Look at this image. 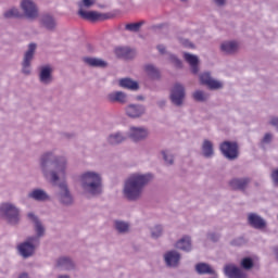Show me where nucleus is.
Segmentation results:
<instances>
[{
    "label": "nucleus",
    "instance_id": "f257e3e1",
    "mask_svg": "<svg viewBox=\"0 0 278 278\" xmlns=\"http://www.w3.org/2000/svg\"><path fill=\"white\" fill-rule=\"evenodd\" d=\"M39 168L46 181L58 186L59 192L56 193V199L59 203L65 206L73 205L75 199L66 181L68 157L66 155L55 156L53 151L43 152L39 157Z\"/></svg>",
    "mask_w": 278,
    "mask_h": 278
},
{
    "label": "nucleus",
    "instance_id": "f03ea898",
    "mask_svg": "<svg viewBox=\"0 0 278 278\" xmlns=\"http://www.w3.org/2000/svg\"><path fill=\"white\" fill-rule=\"evenodd\" d=\"M153 181V174L135 172L130 174L124 181L123 195L128 201H138L144 188Z\"/></svg>",
    "mask_w": 278,
    "mask_h": 278
},
{
    "label": "nucleus",
    "instance_id": "7ed1b4c3",
    "mask_svg": "<svg viewBox=\"0 0 278 278\" xmlns=\"http://www.w3.org/2000/svg\"><path fill=\"white\" fill-rule=\"evenodd\" d=\"M78 181L86 197H99L103 192V176L97 170L83 172Z\"/></svg>",
    "mask_w": 278,
    "mask_h": 278
},
{
    "label": "nucleus",
    "instance_id": "20e7f679",
    "mask_svg": "<svg viewBox=\"0 0 278 278\" xmlns=\"http://www.w3.org/2000/svg\"><path fill=\"white\" fill-rule=\"evenodd\" d=\"M94 3H97V0H80L77 3L78 16H80V18L84 21H90V23H97V21H108V18H110V14L88 11V9L92 8Z\"/></svg>",
    "mask_w": 278,
    "mask_h": 278
},
{
    "label": "nucleus",
    "instance_id": "39448f33",
    "mask_svg": "<svg viewBox=\"0 0 278 278\" xmlns=\"http://www.w3.org/2000/svg\"><path fill=\"white\" fill-rule=\"evenodd\" d=\"M0 216L9 225H18L21 223V207L14 202H2L0 204Z\"/></svg>",
    "mask_w": 278,
    "mask_h": 278
},
{
    "label": "nucleus",
    "instance_id": "423d86ee",
    "mask_svg": "<svg viewBox=\"0 0 278 278\" xmlns=\"http://www.w3.org/2000/svg\"><path fill=\"white\" fill-rule=\"evenodd\" d=\"M38 244H40L38 237H28L24 242L17 245L18 254L27 260V257H31V255H34Z\"/></svg>",
    "mask_w": 278,
    "mask_h": 278
},
{
    "label": "nucleus",
    "instance_id": "0eeeda50",
    "mask_svg": "<svg viewBox=\"0 0 278 278\" xmlns=\"http://www.w3.org/2000/svg\"><path fill=\"white\" fill-rule=\"evenodd\" d=\"M20 8L28 21H36L40 14L38 4L34 0H21Z\"/></svg>",
    "mask_w": 278,
    "mask_h": 278
},
{
    "label": "nucleus",
    "instance_id": "6e6552de",
    "mask_svg": "<svg viewBox=\"0 0 278 278\" xmlns=\"http://www.w3.org/2000/svg\"><path fill=\"white\" fill-rule=\"evenodd\" d=\"M36 43H29L27 51L24 53L22 61L23 75H31V62H34V55H36Z\"/></svg>",
    "mask_w": 278,
    "mask_h": 278
},
{
    "label": "nucleus",
    "instance_id": "1a4fd4ad",
    "mask_svg": "<svg viewBox=\"0 0 278 278\" xmlns=\"http://www.w3.org/2000/svg\"><path fill=\"white\" fill-rule=\"evenodd\" d=\"M169 99L174 105L180 108L184 105V99H186V89L182 87L181 84H175L172 88Z\"/></svg>",
    "mask_w": 278,
    "mask_h": 278
},
{
    "label": "nucleus",
    "instance_id": "9d476101",
    "mask_svg": "<svg viewBox=\"0 0 278 278\" xmlns=\"http://www.w3.org/2000/svg\"><path fill=\"white\" fill-rule=\"evenodd\" d=\"M127 136L132 142H140L149 138V129L147 127L132 126L129 128Z\"/></svg>",
    "mask_w": 278,
    "mask_h": 278
},
{
    "label": "nucleus",
    "instance_id": "9b49d317",
    "mask_svg": "<svg viewBox=\"0 0 278 278\" xmlns=\"http://www.w3.org/2000/svg\"><path fill=\"white\" fill-rule=\"evenodd\" d=\"M38 80L41 86H50V84H53V67L51 65L40 66Z\"/></svg>",
    "mask_w": 278,
    "mask_h": 278
},
{
    "label": "nucleus",
    "instance_id": "f8f14e48",
    "mask_svg": "<svg viewBox=\"0 0 278 278\" xmlns=\"http://www.w3.org/2000/svg\"><path fill=\"white\" fill-rule=\"evenodd\" d=\"M248 225L253 229H258L260 231H264L268 227V223L264 217H262L257 213H249L248 214Z\"/></svg>",
    "mask_w": 278,
    "mask_h": 278
},
{
    "label": "nucleus",
    "instance_id": "ddd939ff",
    "mask_svg": "<svg viewBox=\"0 0 278 278\" xmlns=\"http://www.w3.org/2000/svg\"><path fill=\"white\" fill-rule=\"evenodd\" d=\"M27 218H28V220H30V223H33L35 233H36V236H31L30 238H38V240H40V238H42L45 236L47 228L45 227L42 222H40L38 216H36V214L28 213Z\"/></svg>",
    "mask_w": 278,
    "mask_h": 278
},
{
    "label": "nucleus",
    "instance_id": "4468645a",
    "mask_svg": "<svg viewBox=\"0 0 278 278\" xmlns=\"http://www.w3.org/2000/svg\"><path fill=\"white\" fill-rule=\"evenodd\" d=\"M163 260H164L165 266H167V268H178V266L181 262V254H179V252H177L175 250L167 251L163 255Z\"/></svg>",
    "mask_w": 278,
    "mask_h": 278
},
{
    "label": "nucleus",
    "instance_id": "2eb2a0df",
    "mask_svg": "<svg viewBox=\"0 0 278 278\" xmlns=\"http://www.w3.org/2000/svg\"><path fill=\"white\" fill-rule=\"evenodd\" d=\"M200 81L203 86H207L210 90H220L223 88V81L214 79L210 72L202 73L200 75Z\"/></svg>",
    "mask_w": 278,
    "mask_h": 278
},
{
    "label": "nucleus",
    "instance_id": "dca6fc26",
    "mask_svg": "<svg viewBox=\"0 0 278 278\" xmlns=\"http://www.w3.org/2000/svg\"><path fill=\"white\" fill-rule=\"evenodd\" d=\"M220 151L228 160H236L238 157V144L235 142L225 141L220 144Z\"/></svg>",
    "mask_w": 278,
    "mask_h": 278
},
{
    "label": "nucleus",
    "instance_id": "f3484780",
    "mask_svg": "<svg viewBox=\"0 0 278 278\" xmlns=\"http://www.w3.org/2000/svg\"><path fill=\"white\" fill-rule=\"evenodd\" d=\"M240 49V42L236 40H228L220 43V51L226 55H233V53H238Z\"/></svg>",
    "mask_w": 278,
    "mask_h": 278
},
{
    "label": "nucleus",
    "instance_id": "a211bd4d",
    "mask_svg": "<svg viewBox=\"0 0 278 278\" xmlns=\"http://www.w3.org/2000/svg\"><path fill=\"white\" fill-rule=\"evenodd\" d=\"M125 112L129 118H140V116L144 115L147 109L142 104H129L126 106Z\"/></svg>",
    "mask_w": 278,
    "mask_h": 278
},
{
    "label": "nucleus",
    "instance_id": "6ab92c4d",
    "mask_svg": "<svg viewBox=\"0 0 278 278\" xmlns=\"http://www.w3.org/2000/svg\"><path fill=\"white\" fill-rule=\"evenodd\" d=\"M224 273L228 278H247V274L233 264L226 265Z\"/></svg>",
    "mask_w": 278,
    "mask_h": 278
},
{
    "label": "nucleus",
    "instance_id": "aec40b11",
    "mask_svg": "<svg viewBox=\"0 0 278 278\" xmlns=\"http://www.w3.org/2000/svg\"><path fill=\"white\" fill-rule=\"evenodd\" d=\"M39 25L48 31H53L58 27L55 18L51 14H43L39 17Z\"/></svg>",
    "mask_w": 278,
    "mask_h": 278
},
{
    "label": "nucleus",
    "instance_id": "412c9836",
    "mask_svg": "<svg viewBox=\"0 0 278 278\" xmlns=\"http://www.w3.org/2000/svg\"><path fill=\"white\" fill-rule=\"evenodd\" d=\"M28 199H33L34 201H39L40 203L45 202V201H49L50 197L49 193H47V191H45V189H33L29 193H28Z\"/></svg>",
    "mask_w": 278,
    "mask_h": 278
},
{
    "label": "nucleus",
    "instance_id": "4be33fe9",
    "mask_svg": "<svg viewBox=\"0 0 278 278\" xmlns=\"http://www.w3.org/2000/svg\"><path fill=\"white\" fill-rule=\"evenodd\" d=\"M83 62L87 66H92L93 68H105L108 66V62L99 58L85 56L83 58Z\"/></svg>",
    "mask_w": 278,
    "mask_h": 278
},
{
    "label": "nucleus",
    "instance_id": "5701e85b",
    "mask_svg": "<svg viewBox=\"0 0 278 278\" xmlns=\"http://www.w3.org/2000/svg\"><path fill=\"white\" fill-rule=\"evenodd\" d=\"M108 100L111 103H122V104H125V103H127V101H129V98L123 91H113V92L108 94Z\"/></svg>",
    "mask_w": 278,
    "mask_h": 278
},
{
    "label": "nucleus",
    "instance_id": "b1692460",
    "mask_svg": "<svg viewBox=\"0 0 278 278\" xmlns=\"http://www.w3.org/2000/svg\"><path fill=\"white\" fill-rule=\"evenodd\" d=\"M56 268L61 270H73L75 263L68 256H61L56 260Z\"/></svg>",
    "mask_w": 278,
    "mask_h": 278
},
{
    "label": "nucleus",
    "instance_id": "393cba45",
    "mask_svg": "<svg viewBox=\"0 0 278 278\" xmlns=\"http://www.w3.org/2000/svg\"><path fill=\"white\" fill-rule=\"evenodd\" d=\"M184 59L189 64L191 73H193V75H197V73H199V56L190 53H185Z\"/></svg>",
    "mask_w": 278,
    "mask_h": 278
},
{
    "label": "nucleus",
    "instance_id": "a878e982",
    "mask_svg": "<svg viewBox=\"0 0 278 278\" xmlns=\"http://www.w3.org/2000/svg\"><path fill=\"white\" fill-rule=\"evenodd\" d=\"M202 155L206 159L214 157V143L210 139L202 142Z\"/></svg>",
    "mask_w": 278,
    "mask_h": 278
},
{
    "label": "nucleus",
    "instance_id": "bb28decb",
    "mask_svg": "<svg viewBox=\"0 0 278 278\" xmlns=\"http://www.w3.org/2000/svg\"><path fill=\"white\" fill-rule=\"evenodd\" d=\"M176 249H179L180 251H186L189 253V251H192V240L190 237L185 236L180 240L176 242Z\"/></svg>",
    "mask_w": 278,
    "mask_h": 278
},
{
    "label": "nucleus",
    "instance_id": "cd10ccee",
    "mask_svg": "<svg viewBox=\"0 0 278 278\" xmlns=\"http://www.w3.org/2000/svg\"><path fill=\"white\" fill-rule=\"evenodd\" d=\"M229 184L232 190H244L249 185V178H233Z\"/></svg>",
    "mask_w": 278,
    "mask_h": 278
},
{
    "label": "nucleus",
    "instance_id": "c85d7f7f",
    "mask_svg": "<svg viewBox=\"0 0 278 278\" xmlns=\"http://www.w3.org/2000/svg\"><path fill=\"white\" fill-rule=\"evenodd\" d=\"M106 140L109 144H121V142H125L126 137L125 134L117 131L109 135Z\"/></svg>",
    "mask_w": 278,
    "mask_h": 278
},
{
    "label": "nucleus",
    "instance_id": "c756f323",
    "mask_svg": "<svg viewBox=\"0 0 278 278\" xmlns=\"http://www.w3.org/2000/svg\"><path fill=\"white\" fill-rule=\"evenodd\" d=\"M121 88H126L127 90H138L140 86L138 81L131 80V78H123L119 80Z\"/></svg>",
    "mask_w": 278,
    "mask_h": 278
},
{
    "label": "nucleus",
    "instance_id": "7c9ffc66",
    "mask_svg": "<svg viewBox=\"0 0 278 278\" xmlns=\"http://www.w3.org/2000/svg\"><path fill=\"white\" fill-rule=\"evenodd\" d=\"M115 53L118 58H126V60H129V58H134V50L127 47H121L115 49Z\"/></svg>",
    "mask_w": 278,
    "mask_h": 278
},
{
    "label": "nucleus",
    "instance_id": "2f4dec72",
    "mask_svg": "<svg viewBox=\"0 0 278 278\" xmlns=\"http://www.w3.org/2000/svg\"><path fill=\"white\" fill-rule=\"evenodd\" d=\"M144 71L150 79H160V70L155 67V65L148 64L146 65Z\"/></svg>",
    "mask_w": 278,
    "mask_h": 278
},
{
    "label": "nucleus",
    "instance_id": "473e14b6",
    "mask_svg": "<svg viewBox=\"0 0 278 278\" xmlns=\"http://www.w3.org/2000/svg\"><path fill=\"white\" fill-rule=\"evenodd\" d=\"M195 270L199 275H214V270L206 263L195 265Z\"/></svg>",
    "mask_w": 278,
    "mask_h": 278
},
{
    "label": "nucleus",
    "instance_id": "72a5a7b5",
    "mask_svg": "<svg viewBox=\"0 0 278 278\" xmlns=\"http://www.w3.org/2000/svg\"><path fill=\"white\" fill-rule=\"evenodd\" d=\"M114 226L118 233H127L129 231V223L127 222L115 220Z\"/></svg>",
    "mask_w": 278,
    "mask_h": 278
},
{
    "label": "nucleus",
    "instance_id": "f704fd0d",
    "mask_svg": "<svg viewBox=\"0 0 278 278\" xmlns=\"http://www.w3.org/2000/svg\"><path fill=\"white\" fill-rule=\"evenodd\" d=\"M4 18H18L21 17V11L17 8H11L3 13Z\"/></svg>",
    "mask_w": 278,
    "mask_h": 278
},
{
    "label": "nucleus",
    "instance_id": "c9c22d12",
    "mask_svg": "<svg viewBox=\"0 0 278 278\" xmlns=\"http://www.w3.org/2000/svg\"><path fill=\"white\" fill-rule=\"evenodd\" d=\"M193 99L194 101H207L210 99V93L204 92L203 90H197L195 92H193Z\"/></svg>",
    "mask_w": 278,
    "mask_h": 278
},
{
    "label": "nucleus",
    "instance_id": "e433bc0d",
    "mask_svg": "<svg viewBox=\"0 0 278 278\" xmlns=\"http://www.w3.org/2000/svg\"><path fill=\"white\" fill-rule=\"evenodd\" d=\"M144 25V21L126 24L125 29L127 31H140V28Z\"/></svg>",
    "mask_w": 278,
    "mask_h": 278
},
{
    "label": "nucleus",
    "instance_id": "4c0bfd02",
    "mask_svg": "<svg viewBox=\"0 0 278 278\" xmlns=\"http://www.w3.org/2000/svg\"><path fill=\"white\" fill-rule=\"evenodd\" d=\"M163 233H164V227H162V225H156L151 228V236L154 239L161 238Z\"/></svg>",
    "mask_w": 278,
    "mask_h": 278
},
{
    "label": "nucleus",
    "instance_id": "58836bf2",
    "mask_svg": "<svg viewBox=\"0 0 278 278\" xmlns=\"http://www.w3.org/2000/svg\"><path fill=\"white\" fill-rule=\"evenodd\" d=\"M253 258L251 257H244L242 261H241V266L244 268V270H251V268H253Z\"/></svg>",
    "mask_w": 278,
    "mask_h": 278
},
{
    "label": "nucleus",
    "instance_id": "ea45409f",
    "mask_svg": "<svg viewBox=\"0 0 278 278\" xmlns=\"http://www.w3.org/2000/svg\"><path fill=\"white\" fill-rule=\"evenodd\" d=\"M162 156H163L164 161L166 162V164H173L174 157H173V154H170V152L163 151Z\"/></svg>",
    "mask_w": 278,
    "mask_h": 278
},
{
    "label": "nucleus",
    "instance_id": "a19ab883",
    "mask_svg": "<svg viewBox=\"0 0 278 278\" xmlns=\"http://www.w3.org/2000/svg\"><path fill=\"white\" fill-rule=\"evenodd\" d=\"M169 62L174 64V66H177V68H181V61L177 59L174 54H169Z\"/></svg>",
    "mask_w": 278,
    "mask_h": 278
},
{
    "label": "nucleus",
    "instance_id": "79ce46f5",
    "mask_svg": "<svg viewBox=\"0 0 278 278\" xmlns=\"http://www.w3.org/2000/svg\"><path fill=\"white\" fill-rule=\"evenodd\" d=\"M270 142H273V134L267 132V134H265V136L263 137L262 143H263V144H270Z\"/></svg>",
    "mask_w": 278,
    "mask_h": 278
},
{
    "label": "nucleus",
    "instance_id": "37998d69",
    "mask_svg": "<svg viewBox=\"0 0 278 278\" xmlns=\"http://www.w3.org/2000/svg\"><path fill=\"white\" fill-rule=\"evenodd\" d=\"M271 180L276 186H278V168L271 172Z\"/></svg>",
    "mask_w": 278,
    "mask_h": 278
},
{
    "label": "nucleus",
    "instance_id": "c03bdc74",
    "mask_svg": "<svg viewBox=\"0 0 278 278\" xmlns=\"http://www.w3.org/2000/svg\"><path fill=\"white\" fill-rule=\"evenodd\" d=\"M269 125H271L273 127H276V129L278 130V117L276 116L270 117Z\"/></svg>",
    "mask_w": 278,
    "mask_h": 278
},
{
    "label": "nucleus",
    "instance_id": "a18cd8bd",
    "mask_svg": "<svg viewBox=\"0 0 278 278\" xmlns=\"http://www.w3.org/2000/svg\"><path fill=\"white\" fill-rule=\"evenodd\" d=\"M213 3H215L217 8H224V5H227V0H213Z\"/></svg>",
    "mask_w": 278,
    "mask_h": 278
},
{
    "label": "nucleus",
    "instance_id": "49530a36",
    "mask_svg": "<svg viewBox=\"0 0 278 278\" xmlns=\"http://www.w3.org/2000/svg\"><path fill=\"white\" fill-rule=\"evenodd\" d=\"M157 51L161 52L162 55H164V53H166V47H164V45H160L157 46Z\"/></svg>",
    "mask_w": 278,
    "mask_h": 278
},
{
    "label": "nucleus",
    "instance_id": "de8ad7c7",
    "mask_svg": "<svg viewBox=\"0 0 278 278\" xmlns=\"http://www.w3.org/2000/svg\"><path fill=\"white\" fill-rule=\"evenodd\" d=\"M162 27H164V24H159L153 26V29H162Z\"/></svg>",
    "mask_w": 278,
    "mask_h": 278
},
{
    "label": "nucleus",
    "instance_id": "09e8293b",
    "mask_svg": "<svg viewBox=\"0 0 278 278\" xmlns=\"http://www.w3.org/2000/svg\"><path fill=\"white\" fill-rule=\"evenodd\" d=\"M182 45H185V47H192V45H190V41H188V40H185V41L182 42Z\"/></svg>",
    "mask_w": 278,
    "mask_h": 278
},
{
    "label": "nucleus",
    "instance_id": "8fccbe9b",
    "mask_svg": "<svg viewBox=\"0 0 278 278\" xmlns=\"http://www.w3.org/2000/svg\"><path fill=\"white\" fill-rule=\"evenodd\" d=\"M56 278H71L68 275H59Z\"/></svg>",
    "mask_w": 278,
    "mask_h": 278
},
{
    "label": "nucleus",
    "instance_id": "3c124183",
    "mask_svg": "<svg viewBox=\"0 0 278 278\" xmlns=\"http://www.w3.org/2000/svg\"><path fill=\"white\" fill-rule=\"evenodd\" d=\"M18 278H29L27 274H22Z\"/></svg>",
    "mask_w": 278,
    "mask_h": 278
},
{
    "label": "nucleus",
    "instance_id": "603ef678",
    "mask_svg": "<svg viewBox=\"0 0 278 278\" xmlns=\"http://www.w3.org/2000/svg\"><path fill=\"white\" fill-rule=\"evenodd\" d=\"M181 3H188L190 0H179Z\"/></svg>",
    "mask_w": 278,
    "mask_h": 278
}]
</instances>
